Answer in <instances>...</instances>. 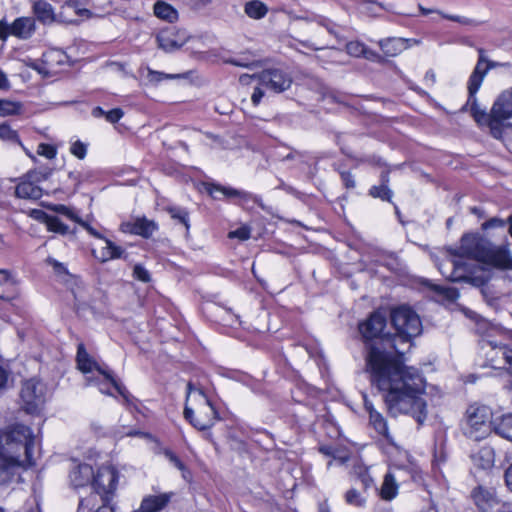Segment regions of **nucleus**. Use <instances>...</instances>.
Wrapping results in <instances>:
<instances>
[{"label": "nucleus", "mask_w": 512, "mask_h": 512, "mask_svg": "<svg viewBox=\"0 0 512 512\" xmlns=\"http://www.w3.org/2000/svg\"><path fill=\"white\" fill-rule=\"evenodd\" d=\"M386 316L373 312L359 324V332L366 346V370L372 385L385 392L384 400L392 416L409 414L421 425L427 418L426 381L418 369L405 366L399 359L405 348L396 339L383 334Z\"/></svg>", "instance_id": "obj_1"}, {"label": "nucleus", "mask_w": 512, "mask_h": 512, "mask_svg": "<svg viewBox=\"0 0 512 512\" xmlns=\"http://www.w3.org/2000/svg\"><path fill=\"white\" fill-rule=\"evenodd\" d=\"M454 256H464L477 262L492 261L504 269H512V258L507 246L492 249L481 237L466 234L461 238L458 250H450Z\"/></svg>", "instance_id": "obj_2"}, {"label": "nucleus", "mask_w": 512, "mask_h": 512, "mask_svg": "<svg viewBox=\"0 0 512 512\" xmlns=\"http://www.w3.org/2000/svg\"><path fill=\"white\" fill-rule=\"evenodd\" d=\"M34 437L29 427L16 424L0 431V454L7 458L16 457L22 466L33 465Z\"/></svg>", "instance_id": "obj_3"}, {"label": "nucleus", "mask_w": 512, "mask_h": 512, "mask_svg": "<svg viewBox=\"0 0 512 512\" xmlns=\"http://www.w3.org/2000/svg\"><path fill=\"white\" fill-rule=\"evenodd\" d=\"M391 322L396 330L392 339H396L399 347H411V339L421 333L422 325L419 316L409 307L401 306L391 312Z\"/></svg>", "instance_id": "obj_4"}, {"label": "nucleus", "mask_w": 512, "mask_h": 512, "mask_svg": "<svg viewBox=\"0 0 512 512\" xmlns=\"http://www.w3.org/2000/svg\"><path fill=\"white\" fill-rule=\"evenodd\" d=\"M191 397L197 398L200 407L197 413L194 412L188 405L184 408V417L199 430H206L212 427L217 419V411L212 405L211 401L205 395L202 389L194 387L189 382L187 384V396L186 401H189Z\"/></svg>", "instance_id": "obj_5"}, {"label": "nucleus", "mask_w": 512, "mask_h": 512, "mask_svg": "<svg viewBox=\"0 0 512 512\" xmlns=\"http://www.w3.org/2000/svg\"><path fill=\"white\" fill-rule=\"evenodd\" d=\"M455 257L448 261L451 266V273L448 276L450 281L466 282L475 287L483 286L488 281L486 271L480 262L464 256Z\"/></svg>", "instance_id": "obj_6"}, {"label": "nucleus", "mask_w": 512, "mask_h": 512, "mask_svg": "<svg viewBox=\"0 0 512 512\" xmlns=\"http://www.w3.org/2000/svg\"><path fill=\"white\" fill-rule=\"evenodd\" d=\"M490 416L491 412L487 406L470 405L461 424L464 435L475 441L483 439L489 432Z\"/></svg>", "instance_id": "obj_7"}, {"label": "nucleus", "mask_w": 512, "mask_h": 512, "mask_svg": "<svg viewBox=\"0 0 512 512\" xmlns=\"http://www.w3.org/2000/svg\"><path fill=\"white\" fill-rule=\"evenodd\" d=\"M258 78L260 85L264 86L275 93H281L290 88L292 77L280 69H268L262 71L258 75L249 76L244 74L240 76L241 83L246 84L249 78Z\"/></svg>", "instance_id": "obj_8"}, {"label": "nucleus", "mask_w": 512, "mask_h": 512, "mask_svg": "<svg viewBox=\"0 0 512 512\" xmlns=\"http://www.w3.org/2000/svg\"><path fill=\"white\" fill-rule=\"evenodd\" d=\"M118 473L110 466L99 468L96 475L93 476L92 485L94 490L99 493L101 502H110L117 488Z\"/></svg>", "instance_id": "obj_9"}, {"label": "nucleus", "mask_w": 512, "mask_h": 512, "mask_svg": "<svg viewBox=\"0 0 512 512\" xmlns=\"http://www.w3.org/2000/svg\"><path fill=\"white\" fill-rule=\"evenodd\" d=\"M468 90V100L466 104L462 107V111H465L468 106H470V113L476 123L480 126H488L491 130V133L495 137H499L501 134V129L497 126V120L493 116V107L491 108L490 113H487L485 109H481L477 103L476 93L478 90H475L473 93L471 92L470 85H467Z\"/></svg>", "instance_id": "obj_10"}, {"label": "nucleus", "mask_w": 512, "mask_h": 512, "mask_svg": "<svg viewBox=\"0 0 512 512\" xmlns=\"http://www.w3.org/2000/svg\"><path fill=\"white\" fill-rule=\"evenodd\" d=\"M51 175V171H31L26 175V178L23 179L15 189V194L18 198L23 199H33L37 200L42 196V189L35 184V182H40L42 180H46Z\"/></svg>", "instance_id": "obj_11"}, {"label": "nucleus", "mask_w": 512, "mask_h": 512, "mask_svg": "<svg viewBox=\"0 0 512 512\" xmlns=\"http://www.w3.org/2000/svg\"><path fill=\"white\" fill-rule=\"evenodd\" d=\"M20 397L25 411L35 413L44 403L43 385L34 379L25 381L21 388Z\"/></svg>", "instance_id": "obj_12"}, {"label": "nucleus", "mask_w": 512, "mask_h": 512, "mask_svg": "<svg viewBox=\"0 0 512 512\" xmlns=\"http://www.w3.org/2000/svg\"><path fill=\"white\" fill-rule=\"evenodd\" d=\"M207 192L215 199H218V197L216 196L217 192L221 193L223 196L227 198L238 197L240 199V204L244 208H252V206H250V203L256 204L262 209L264 208L262 199L259 196L246 191L237 190L231 187H223L220 185L209 184L207 186Z\"/></svg>", "instance_id": "obj_13"}, {"label": "nucleus", "mask_w": 512, "mask_h": 512, "mask_svg": "<svg viewBox=\"0 0 512 512\" xmlns=\"http://www.w3.org/2000/svg\"><path fill=\"white\" fill-rule=\"evenodd\" d=\"M97 372L101 378L88 377L87 380L89 383L97 385L99 391L107 395H112L110 388L113 387L124 398L125 401H128L130 396L128 390L124 385L115 379L110 370L98 367Z\"/></svg>", "instance_id": "obj_14"}, {"label": "nucleus", "mask_w": 512, "mask_h": 512, "mask_svg": "<svg viewBox=\"0 0 512 512\" xmlns=\"http://www.w3.org/2000/svg\"><path fill=\"white\" fill-rule=\"evenodd\" d=\"M156 39L159 48L171 52L181 48L189 39V35L184 29L171 27L160 31Z\"/></svg>", "instance_id": "obj_15"}, {"label": "nucleus", "mask_w": 512, "mask_h": 512, "mask_svg": "<svg viewBox=\"0 0 512 512\" xmlns=\"http://www.w3.org/2000/svg\"><path fill=\"white\" fill-rule=\"evenodd\" d=\"M497 126H512V88L502 92L493 104Z\"/></svg>", "instance_id": "obj_16"}, {"label": "nucleus", "mask_w": 512, "mask_h": 512, "mask_svg": "<svg viewBox=\"0 0 512 512\" xmlns=\"http://www.w3.org/2000/svg\"><path fill=\"white\" fill-rule=\"evenodd\" d=\"M157 224L146 218H137L133 222L123 223L121 229L123 232L140 235L149 238L156 230Z\"/></svg>", "instance_id": "obj_17"}, {"label": "nucleus", "mask_w": 512, "mask_h": 512, "mask_svg": "<svg viewBox=\"0 0 512 512\" xmlns=\"http://www.w3.org/2000/svg\"><path fill=\"white\" fill-rule=\"evenodd\" d=\"M471 497L481 512H493L495 506L498 505L494 494L483 487L475 488L472 491Z\"/></svg>", "instance_id": "obj_18"}, {"label": "nucleus", "mask_w": 512, "mask_h": 512, "mask_svg": "<svg viewBox=\"0 0 512 512\" xmlns=\"http://www.w3.org/2000/svg\"><path fill=\"white\" fill-rule=\"evenodd\" d=\"M93 476L92 466L86 463L76 465L69 473L70 482L75 488L86 486L93 481Z\"/></svg>", "instance_id": "obj_19"}, {"label": "nucleus", "mask_w": 512, "mask_h": 512, "mask_svg": "<svg viewBox=\"0 0 512 512\" xmlns=\"http://www.w3.org/2000/svg\"><path fill=\"white\" fill-rule=\"evenodd\" d=\"M35 20L32 17H19L11 24V35L20 39H29L35 32Z\"/></svg>", "instance_id": "obj_20"}, {"label": "nucleus", "mask_w": 512, "mask_h": 512, "mask_svg": "<svg viewBox=\"0 0 512 512\" xmlns=\"http://www.w3.org/2000/svg\"><path fill=\"white\" fill-rule=\"evenodd\" d=\"M409 42L406 38L391 37L380 40L378 44L386 56L395 57L409 48Z\"/></svg>", "instance_id": "obj_21"}, {"label": "nucleus", "mask_w": 512, "mask_h": 512, "mask_svg": "<svg viewBox=\"0 0 512 512\" xmlns=\"http://www.w3.org/2000/svg\"><path fill=\"white\" fill-rule=\"evenodd\" d=\"M478 53H479V58H478L477 64H476L474 70L472 71V73L469 77L468 83H467V85H470L472 93L475 90L480 89V87L483 83V80L485 78L484 66L486 65V63L488 61V59L484 55V50L482 48L478 49Z\"/></svg>", "instance_id": "obj_22"}, {"label": "nucleus", "mask_w": 512, "mask_h": 512, "mask_svg": "<svg viewBox=\"0 0 512 512\" xmlns=\"http://www.w3.org/2000/svg\"><path fill=\"white\" fill-rule=\"evenodd\" d=\"M22 466L21 460L16 457L7 458L0 454V485L9 483L17 468Z\"/></svg>", "instance_id": "obj_23"}, {"label": "nucleus", "mask_w": 512, "mask_h": 512, "mask_svg": "<svg viewBox=\"0 0 512 512\" xmlns=\"http://www.w3.org/2000/svg\"><path fill=\"white\" fill-rule=\"evenodd\" d=\"M33 13L43 24H50L55 21V13L52 5L44 0H37L32 6Z\"/></svg>", "instance_id": "obj_24"}, {"label": "nucleus", "mask_w": 512, "mask_h": 512, "mask_svg": "<svg viewBox=\"0 0 512 512\" xmlns=\"http://www.w3.org/2000/svg\"><path fill=\"white\" fill-rule=\"evenodd\" d=\"M68 62L67 54L60 49H50L43 53V64L53 71Z\"/></svg>", "instance_id": "obj_25"}, {"label": "nucleus", "mask_w": 512, "mask_h": 512, "mask_svg": "<svg viewBox=\"0 0 512 512\" xmlns=\"http://www.w3.org/2000/svg\"><path fill=\"white\" fill-rule=\"evenodd\" d=\"M369 423L379 435L383 436L389 443H393L387 421L380 412L372 411L371 416H369Z\"/></svg>", "instance_id": "obj_26"}, {"label": "nucleus", "mask_w": 512, "mask_h": 512, "mask_svg": "<svg viewBox=\"0 0 512 512\" xmlns=\"http://www.w3.org/2000/svg\"><path fill=\"white\" fill-rule=\"evenodd\" d=\"M153 10L156 17L167 22L173 23L178 19L177 10L167 2L157 1Z\"/></svg>", "instance_id": "obj_27"}, {"label": "nucleus", "mask_w": 512, "mask_h": 512, "mask_svg": "<svg viewBox=\"0 0 512 512\" xmlns=\"http://www.w3.org/2000/svg\"><path fill=\"white\" fill-rule=\"evenodd\" d=\"M77 365L83 373H90L93 370L97 371L100 367L96 362L89 356L83 344L78 345L77 350Z\"/></svg>", "instance_id": "obj_28"}, {"label": "nucleus", "mask_w": 512, "mask_h": 512, "mask_svg": "<svg viewBox=\"0 0 512 512\" xmlns=\"http://www.w3.org/2000/svg\"><path fill=\"white\" fill-rule=\"evenodd\" d=\"M398 494V484L391 473L384 476L383 483L380 488V496L383 500L390 501Z\"/></svg>", "instance_id": "obj_29"}, {"label": "nucleus", "mask_w": 512, "mask_h": 512, "mask_svg": "<svg viewBox=\"0 0 512 512\" xmlns=\"http://www.w3.org/2000/svg\"><path fill=\"white\" fill-rule=\"evenodd\" d=\"M475 465L482 469H488L494 463V451L490 447H482L477 453L472 455Z\"/></svg>", "instance_id": "obj_30"}, {"label": "nucleus", "mask_w": 512, "mask_h": 512, "mask_svg": "<svg viewBox=\"0 0 512 512\" xmlns=\"http://www.w3.org/2000/svg\"><path fill=\"white\" fill-rule=\"evenodd\" d=\"M244 11L248 17L259 20L267 15L268 7L262 1L251 0L245 4Z\"/></svg>", "instance_id": "obj_31"}, {"label": "nucleus", "mask_w": 512, "mask_h": 512, "mask_svg": "<svg viewBox=\"0 0 512 512\" xmlns=\"http://www.w3.org/2000/svg\"><path fill=\"white\" fill-rule=\"evenodd\" d=\"M494 430L496 434L512 442V414L503 415L495 423Z\"/></svg>", "instance_id": "obj_32"}, {"label": "nucleus", "mask_w": 512, "mask_h": 512, "mask_svg": "<svg viewBox=\"0 0 512 512\" xmlns=\"http://www.w3.org/2000/svg\"><path fill=\"white\" fill-rule=\"evenodd\" d=\"M491 347L492 350H496L497 354L500 353L501 357L505 361V363L508 365V371L512 373V349H508L506 346H498L496 343L488 340H482L481 341V348L485 349L486 347Z\"/></svg>", "instance_id": "obj_33"}, {"label": "nucleus", "mask_w": 512, "mask_h": 512, "mask_svg": "<svg viewBox=\"0 0 512 512\" xmlns=\"http://www.w3.org/2000/svg\"><path fill=\"white\" fill-rule=\"evenodd\" d=\"M45 223H46L47 229L51 232L58 233L61 235L75 233V230H70V228L56 216L46 215Z\"/></svg>", "instance_id": "obj_34"}, {"label": "nucleus", "mask_w": 512, "mask_h": 512, "mask_svg": "<svg viewBox=\"0 0 512 512\" xmlns=\"http://www.w3.org/2000/svg\"><path fill=\"white\" fill-rule=\"evenodd\" d=\"M21 111L22 104L20 102L0 99V117L18 115Z\"/></svg>", "instance_id": "obj_35"}, {"label": "nucleus", "mask_w": 512, "mask_h": 512, "mask_svg": "<svg viewBox=\"0 0 512 512\" xmlns=\"http://www.w3.org/2000/svg\"><path fill=\"white\" fill-rule=\"evenodd\" d=\"M430 288L442 300H447L449 302H453L459 297L458 290L453 287H446V286H441V285L430 284Z\"/></svg>", "instance_id": "obj_36"}, {"label": "nucleus", "mask_w": 512, "mask_h": 512, "mask_svg": "<svg viewBox=\"0 0 512 512\" xmlns=\"http://www.w3.org/2000/svg\"><path fill=\"white\" fill-rule=\"evenodd\" d=\"M165 211L172 219L179 221L187 230L189 229V213L186 209L179 206H167Z\"/></svg>", "instance_id": "obj_37"}, {"label": "nucleus", "mask_w": 512, "mask_h": 512, "mask_svg": "<svg viewBox=\"0 0 512 512\" xmlns=\"http://www.w3.org/2000/svg\"><path fill=\"white\" fill-rule=\"evenodd\" d=\"M46 262L53 268L55 275L63 282H68L72 275L69 273L65 265L61 262H58L56 259L52 257H48Z\"/></svg>", "instance_id": "obj_38"}, {"label": "nucleus", "mask_w": 512, "mask_h": 512, "mask_svg": "<svg viewBox=\"0 0 512 512\" xmlns=\"http://www.w3.org/2000/svg\"><path fill=\"white\" fill-rule=\"evenodd\" d=\"M161 453L168 459V461L175 466L178 470L182 472V476L184 479H187V474L189 471L183 462L179 459V457L169 448H163Z\"/></svg>", "instance_id": "obj_39"}, {"label": "nucleus", "mask_w": 512, "mask_h": 512, "mask_svg": "<svg viewBox=\"0 0 512 512\" xmlns=\"http://www.w3.org/2000/svg\"><path fill=\"white\" fill-rule=\"evenodd\" d=\"M100 500V495L96 491L82 498L79 503V512H89L94 509Z\"/></svg>", "instance_id": "obj_40"}, {"label": "nucleus", "mask_w": 512, "mask_h": 512, "mask_svg": "<svg viewBox=\"0 0 512 512\" xmlns=\"http://www.w3.org/2000/svg\"><path fill=\"white\" fill-rule=\"evenodd\" d=\"M185 77V74H166L163 72H158L151 70L150 68L147 69V80L150 83H159L160 81L164 79H178Z\"/></svg>", "instance_id": "obj_41"}, {"label": "nucleus", "mask_w": 512, "mask_h": 512, "mask_svg": "<svg viewBox=\"0 0 512 512\" xmlns=\"http://www.w3.org/2000/svg\"><path fill=\"white\" fill-rule=\"evenodd\" d=\"M369 195L374 198H380L383 201L391 202L392 191L387 185L372 186Z\"/></svg>", "instance_id": "obj_42"}, {"label": "nucleus", "mask_w": 512, "mask_h": 512, "mask_svg": "<svg viewBox=\"0 0 512 512\" xmlns=\"http://www.w3.org/2000/svg\"><path fill=\"white\" fill-rule=\"evenodd\" d=\"M13 286L11 280L9 279L7 273L3 270H0V299L2 300H10L11 295L9 294V289Z\"/></svg>", "instance_id": "obj_43"}, {"label": "nucleus", "mask_w": 512, "mask_h": 512, "mask_svg": "<svg viewBox=\"0 0 512 512\" xmlns=\"http://www.w3.org/2000/svg\"><path fill=\"white\" fill-rule=\"evenodd\" d=\"M439 15H441L444 19H447V20H450V21H454V22H457V23H460L462 25H465V26H479L481 24L480 21H477L475 19H471V18H468V17H464V16H459V15H451V14H446L444 12H438Z\"/></svg>", "instance_id": "obj_44"}, {"label": "nucleus", "mask_w": 512, "mask_h": 512, "mask_svg": "<svg viewBox=\"0 0 512 512\" xmlns=\"http://www.w3.org/2000/svg\"><path fill=\"white\" fill-rule=\"evenodd\" d=\"M439 15H441L444 19H447V20H450V21H454V22H457V23H460L462 25H465V26H479L481 24L480 21H477L475 19H471V18H468V17H464V16H459V15H451V14H446L444 12H438Z\"/></svg>", "instance_id": "obj_45"}, {"label": "nucleus", "mask_w": 512, "mask_h": 512, "mask_svg": "<svg viewBox=\"0 0 512 512\" xmlns=\"http://www.w3.org/2000/svg\"><path fill=\"white\" fill-rule=\"evenodd\" d=\"M439 15H441L444 19H447V20H450V21H454V22H457V23H460L462 25H465V26H479L481 24L480 21H477L475 19H471V18H468V17H464V16H459V15H451V14H446L444 12H438Z\"/></svg>", "instance_id": "obj_46"}, {"label": "nucleus", "mask_w": 512, "mask_h": 512, "mask_svg": "<svg viewBox=\"0 0 512 512\" xmlns=\"http://www.w3.org/2000/svg\"><path fill=\"white\" fill-rule=\"evenodd\" d=\"M345 501L349 505L361 507L366 500L358 490L352 488L345 493Z\"/></svg>", "instance_id": "obj_47"}, {"label": "nucleus", "mask_w": 512, "mask_h": 512, "mask_svg": "<svg viewBox=\"0 0 512 512\" xmlns=\"http://www.w3.org/2000/svg\"><path fill=\"white\" fill-rule=\"evenodd\" d=\"M366 45L359 41H351L346 44V51L353 57H362Z\"/></svg>", "instance_id": "obj_48"}, {"label": "nucleus", "mask_w": 512, "mask_h": 512, "mask_svg": "<svg viewBox=\"0 0 512 512\" xmlns=\"http://www.w3.org/2000/svg\"><path fill=\"white\" fill-rule=\"evenodd\" d=\"M223 61L224 63L244 68H250L255 65V61L249 59L246 56H241L239 58H228L224 59Z\"/></svg>", "instance_id": "obj_49"}, {"label": "nucleus", "mask_w": 512, "mask_h": 512, "mask_svg": "<svg viewBox=\"0 0 512 512\" xmlns=\"http://www.w3.org/2000/svg\"><path fill=\"white\" fill-rule=\"evenodd\" d=\"M316 22L318 23L319 26L324 27L329 34L333 35L337 39L339 38V35L335 29L336 25L329 19L322 16H317Z\"/></svg>", "instance_id": "obj_50"}, {"label": "nucleus", "mask_w": 512, "mask_h": 512, "mask_svg": "<svg viewBox=\"0 0 512 512\" xmlns=\"http://www.w3.org/2000/svg\"><path fill=\"white\" fill-rule=\"evenodd\" d=\"M25 65L36 70L40 74L47 75L51 72L50 69L47 68V66H45V64H43V58L41 59V61L27 59V60H25Z\"/></svg>", "instance_id": "obj_51"}, {"label": "nucleus", "mask_w": 512, "mask_h": 512, "mask_svg": "<svg viewBox=\"0 0 512 512\" xmlns=\"http://www.w3.org/2000/svg\"><path fill=\"white\" fill-rule=\"evenodd\" d=\"M53 210L59 214L66 216L67 218L71 219L72 221H74L76 223L80 220V218L76 215V213L71 208H69L65 205H62V204L55 205Z\"/></svg>", "instance_id": "obj_52"}, {"label": "nucleus", "mask_w": 512, "mask_h": 512, "mask_svg": "<svg viewBox=\"0 0 512 512\" xmlns=\"http://www.w3.org/2000/svg\"><path fill=\"white\" fill-rule=\"evenodd\" d=\"M70 152L75 157L84 159L87 153V146L83 142L77 140L71 145Z\"/></svg>", "instance_id": "obj_53"}, {"label": "nucleus", "mask_w": 512, "mask_h": 512, "mask_svg": "<svg viewBox=\"0 0 512 512\" xmlns=\"http://www.w3.org/2000/svg\"><path fill=\"white\" fill-rule=\"evenodd\" d=\"M133 276L144 283H148L151 280L150 273L142 265H135L133 269Z\"/></svg>", "instance_id": "obj_54"}, {"label": "nucleus", "mask_w": 512, "mask_h": 512, "mask_svg": "<svg viewBox=\"0 0 512 512\" xmlns=\"http://www.w3.org/2000/svg\"><path fill=\"white\" fill-rule=\"evenodd\" d=\"M37 153L41 156H44L48 159H53L56 156V148L50 144L41 143L38 146Z\"/></svg>", "instance_id": "obj_55"}, {"label": "nucleus", "mask_w": 512, "mask_h": 512, "mask_svg": "<svg viewBox=\"0 0 512 512\" xmlns=\"http://www.w3.org/2000/svg\"><path fill=\"white\" fill-rule=\"evenodd\" d=\"M104 241L106 243L105 249L107 250L108 256L110 258H120L123 253V249L106 238L104 239Z\"/></svg>", "instance_id": "obj_56"}, {"label": "nucleus", "mask_w": 512, "mask_h": 512, "mask_svg": "<svg viewBox=\"0 0 512 512\" xmlns=\"http://www.w3.org/2000/svg\"><path fill=\"white\" fill-rule=\"evenodd\" d=\"M228 237L238 238L242 241L247 240L250 238V229L246 226L239 227L236 230L229 232Z\"/></svg>", "instance_id": "obj_57"}, {"label": "nucleus", "mask_w": 512, "mask_h": 512, "mask_svg": "<svg viewBox=\"0 0 512 512\" xmlns=\"http://www.w3.org/2000/svg\"><path fill=\"white\" fill-rule=\"evenodd\" d=\"M17 137V133L11 129L7 124L0 125V138L4 140H14Z\"/></svg>", "instance_id": "obj_58"}, {"label": "nucleus", "mask_w": 512, "mask_h": 512, "mask_svg": "<svg viewBox=\"0 0 512 512\" xmlns=\"http://www.w3.org/2000/svg\"><path fill=\"white\" fill-rule=\"evenodd\" d=\"M362 57L367 59V60H369V61H373V62H377V63H384L385 62V59L380 54H378L377 52L369 49L367 46L365 47V51H364Z\"/></svg>", "instance_id": "obj_59"}, {"label": "nucleus", "mask_w": 512, "mask_h": 512, "mask_svg": "<svg viewBox=\"0 0 512 512\" xmlns=\"http://www.w3.org/2000/svg\"><path fill=\"white\" fill-rule=\"evenodd\" d=\"M123 117V111L120 108L112 109L105 114V118L110 123H116Z\"/></svg>", "instance_id": "obj_60"}, {"label": "nucleus", "mask_w": 512, "mask_h": 512, "mask_svg": "<svg viewBox=\"0 0 512 512\" xmlns=\"http://www.w3.org/2000/svg\"><path fill=\"white\" fill-rule=\"evenodd\" d=\"M505 225V222L500 219V218H491L490 220L484 222L482 224V229L483 230H487L489 228H494V227H503Z\"/></svg>", "instance_id": "obj_61"}, {"label": "nucleus", "mask_w": 512, "mask_h": 512, "mask_svg": "<svg viewBox=\"0 0 512 512\" xmlns=\"http://www.w3.org/2000/svg\"><path fill=\"white\" fill-rule=\"evenodd\" d=\"M80 224L91 236L99 239H105L99 232H97L89 223L82 221L81 219L77 222Z\"/></svg>", "instance_id": "obj_62"}, {"label": "nucleus", "mask_w": 512, "mask_h": 512, "mask_svg": "<svg viewBox=\"0 0 512 512\" xmlns=\"http://www.w3.org/2000/svg\"><path fill=\"white\" fill-rule=\"evenodd\" d=\"M8 35H11V24L2 19L0 20V39L5 40Z\"/></svg>", "instance_id": "obj_63"}, {"label": "nucleus", "mask_w": 512, "mask_h": 512, "mask_svg": "<svg viewBox=\"0 0 512 512\" xmlns=\"http://www.w3.org/2000/svg\"><path fill=\"white\" fill-rule=\"evenodd\" d=\"M341 179L346 188H354L355 187V180L353 178V175L350 172H342Z\"/></svg>", "instance_id": "obj_64"}]
</instances>
